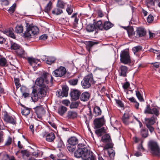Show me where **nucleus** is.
<instances>
[{"label":"nucleus","mask_w":160,"mask_h":160,"mask_svg":"<svg viewBox=\"0 0 160 160\" xmlns=\"http://www.w3.org/2000/svg\"><path fill=\"white\" fill-rule=\"evenodd\" d=\"M78 147V149L74 152L76 157L81 158L83 160H97L94 154L91 151L88 149L85 145L79 144Z\"/></svg>","instance_id":"obj_1"},{"label":"nucleus","mask_w":160,"mask_h":160,"mask_svg":"<svg viewBox=\"0 0 160 160\" xmlns=\"http://www.w3.org/2000/svg\"><path fill=\"white\" fill-rule=\"evenodd\" d=\"M48 86H45L40 87L37 90L33 88L31 97L32 101L34 102L38 101L39 98L45 97L46 95L47 91L48 89Z\"/></svg>","instance_id":"obj_2"},{"label":"nucleus","mask_w":160,"mask_h":160,"mask_svg":"<svg viewBox=\"0 0 160 160\" xmlns=\"http://www.w3.org/2000/svg\"><path fill=\"white\" fill-rule=\"evenodd\" d=\"M95 81L93 77V75L91 73H89L86 76L81 82V85L84 88H88L92 85L95 84Z\"/></svg>","instance_id":"obj_3"},{"label":"nucleus","mask_w":160,"mask_h":160,"mask_svg":"<svg viewBox=\"0 0 160 160\" xmlns=\"http://www.w3.org/2000/svg\"><path fill=\"white\" fill-rule=\"evenodd\" d=\"M26 31L24 33L25 37H31L32 36L37 34L39 32V29L36 26L32 24H29L28 23L26 22Z\"/></svg>","instance_id":"obj_4"},{"label":"nucleus","mask_w":160,"mask_h":160,"mask_svg":"<svg viewBox=\"0 0 160 160\" xmlns=\"http://www.w3.org/2000/svg\"><path fill=\"white\" fill-rule=\"evenodd\" d=\"M148 149L153 155L159 156L160 155V148L157 142L153 140L149 141L148 143Z\"/></svg>","instance_id":"obj_5"},{"label":"nucleus","mask_w":160,"mask_h":160,"mask_svg":"<svg viewBox=\"0 0 160 160\" xmlns=\"http://www.w3.org/2000/svg\"><path fill=\"white\" fill-rule=\"evenodd\" d=\"M48 82L49 81L47 79V74L45 73H43L41 77L37 79L35 83L36 85L41 87L45 86H48L47 85Z\"/></svg>","instance_id":"obj_6"},{"label":"nucleus","mask_w":160,"mask_h":160,"mask_svg":"<svg viewBox=\"0 0 160 160\" xmlns=\"http://www.w3.org/2000/svg\"><path fill=\"white\" fill-rule=\"evenodd\" d=\"M101 141L106 144L103 148V150H107L112 148L113 146L111 137L108 134H107L102 136V137Z\"/></svg>","instance_id":"obj_7"},{"label":"nucleus","mask_w":160,"mask_h":160,"mask_svg":"<svg viewBox=\"0 0 160 160\" xmlns=\"http://www.w3.org/2000/svg\"><path fill=\"white\" fill-rule=\"evenodd\" d=\"M121 62L125 64H128L131 62V60L129 52L125 50L121 51L120 53Z\"/></svg>","instance_id":"obj_8"},{"label":"nucleus","mask_w":160,"mask_h":160,"mask_svg":"<svg viewBox=\"0 0 160 160\" xmlns=\"http://www.w3.org/2000/svg\"><path fill=\"white\" fill-rule=\"evenodd\" d=\"M105 120L104 116L100 118H97L94 119L93 124L94 128H99L105 124Z\"/></svg>","instance_id":"obj_9"},{"label":"nucleus","mask_w":160,"mask_h":160,"mask_svg":"<svg viewBox=\"0 0 160 160\" xmlns=\"http://www.w3.org/2000/svg\"><path fill=\"white\" fill-rule=\"evenodd\" d=\"M35 112L37 115V117L39 118H41L45 114V110L42 106H36L33 108Z\"/></svg>","instance_id":"obj_10"},{"label":"nucleus","mask_w":160,"mask_h":160,"mask_svg":"<svg viewBox=\"0 0 160 160\" xmlns=\"http://www.w3.org/2000/svg\"><path fill=\"white\" fill-rule=\"evenodd\" d=\"M66 72L65 68L60 66L58 69L54 70L52 72L53 75L56 77H61L64 75Z\"/></svg>","instance_id":"obj_11"},{"label":"nucleus","mask_w":160,"mask_h":160,"mask_svg":"<svg viewBox=\"0 0 160 160\" xmlns=\"http://www.w3.org/2000/svg\"><path fill=\"white\" fill-rule=\"evenodd\" d=\"M3 119L6 122L13 125L15 124L16 123V118L9 115L7 112H4Z\"/></svg>","instance_id":"obj_12"},{"label":"nucleus","mask_w":160,"mask_h":160,"mask_svg":"<svg viewBox=\"0 0 160 160\" xmlns=\"http://www.w3.org/2000/svg\"><path fill=\"white\" fill-rule=\"evenodd\" d=\"M68 87L65 86L62 87V90L58 91L57 92V95L59 97H66L68 95Z\"/></svg>","instance_id":"obj_13"},{"label":"nucleus","mask_w":160,"mask_h":160,"mask_svg":"<svg viewBox=\"0 0 160 160\" xmlns=\"http://www.w3.org/2000/svg\"><path fill=\"white\" fill-rule=\"evenodd\" d=\"M80 91L77 89H73L70 93V96L72 99L73 100H77L78 99L81 94Z\"/></svg>","instance_id":"obj_14"},{"label":"nucleus","mask_w":160,"mask_h":160,"mask_svg":"<svg viewBox=\"0 0 160 160\" xmlns=\"http://www.w3.org/2000/svg\"><path fill=\"white\" fill-rule=\"evenodd\" d=\"M135 37L136 38L140 37L145 36L146 33L145 29L142 28H138L136 31Z\"/></svg>","instance_id":"obj_15"},{"label":"nucleus","mask_w":160,"mask_h":160,"mask_svg":"<svg viewBox=\"0 0 160 160\" xmlns=\"http://www.w3.org/2000/svg\"><path fill=\"white\" fill-rule=\"evenodd\" d=\"M3 32L7 36L13 38L14 39L15 38V36L13 33V30L12 28H9L8 29H6L3 31Z\"/></svg>","instance_id":"obj_16"},{"label":"nucleus","mask_w":160,"mask_h":160,"mask_svg":"<svg viewBox=\"0 0 160 160\" xmlns=\"http://www.w3.org/2000/svg\"><path fill=\"white\" fill-rule=\"evenodd\" d=\"M90 94L88 92H85L82 93L80 96L81 101H88L90 97Z\"/></svg>","instance_id":"obj_17"},{"label":"nucleus","mask_w":160,"mask_h":160,"mask_svg":"<svg viewBox=\"0 0 160 160\" xmlns=\"http://www.w3.org/2000/svg\"><path fill=\"white\" fill-rule=\"evenodd\" d=\"M120 74L121 76L124 77H126L128 72V68L125 66L121 65L120 67Z\"/></svg>","instance_id":"obj_18"},{"label":"nucleus","mask_w":160,"mask_h":160,"mask_svg":"<svg viewBox=\"0 0 160 160\" xmlns=\"http://www.w3.org/2000/svg\"><path fill=\"white\" fill-rule=\"evenodd\" d=\"M95 28V32L96 33L98 32V29L102 30L103 29V24H102L101 21L99 20L96 22L94 24Z\"/></svg>","instance_id":"obj_19"},{"label":"nucleus","mask_w":160,"mask_h":160,"mask_svg":"<svg viewBox=\"0 0 160 160\" xmlns=\"http://www.w3.org/2000/svg\"><path fill=\"white\" fill-rule=\"evenodd\" d=\"M46 140L48 142H53L55 139V134L53 132H50L47 134L45 136Z\"/></svg>","instance_id":"obj_20"},{"label":"nucleus","mask_w":160,"mask_h":160,"mask_svg":"<svg viewBox=\"0 0 160 160\" xmlns=\"http://www.w3.org/2000/svg\"><path fill=\"white\" fill-rule=\"evenodd\" d=\"M145 124L146 126L148 125H152L155 122V119L154 116L150 118H146L145 119Z\"/></svg>","instance_id":"obj_21"},{"label":"nucleus","mask_w":160,"mask_h":160,"mask_svg":"<svg viewBox=\"0 0 160 160\" xmlns=\"http://www.w3.org/2000/svg\"><path fill=\"white\" fill-rule=\"evenodd\" d=\"M27 60L28 63L31 66L34 65L38 62H40V60L34 58L32 57H28Z\"/></svg>","instance_id":"obj_22"},{"label":"nucleus","mask_w":160,"mask_h":160,"mask_svg":"<svg viewBox=\"0 0 160 160\" xmlns=\"http://www.w3.org/2000/svg\"><path fill=\"white\" fill-rule=\"evenodd\" d=\"M78 116L77 113L74 111H69L68 112L67 117L69 119H73L76 118Z\"/></svg>","instance_id":"obj_23"},{"label":"nucleus","mask_w":160,"mask_h":160,"mask_svg":"<svg viewBox=\"0 0 160 160\" xmlns=\"http://www.w3.org/2000/svg\"><path fill=\"white\" fill-rule=\"evenodd\" d=\"M105 132L106 130L104 127L98 129L95 131V133L97 135L98 137L101 136L103 134L105 133Z\"/></svg>","instance_id":"obj_24"},{"label":"nucleus","mask_w":160,"mask_h":160,"mask_svg":"<svg viewBox=\"0 0 160 160\" xmlns=\"http://www.w3.org/2000/svg\"><path fill=\"white\" fill-rule=\"evenodd\" d=\"M68 142L71 145L75 146L78 143V140L76 137H72L68 140Z\"/></svg>","instance_id":"obj_25"},{"label":"nucleus","mask_w":160,"mask_h":160,"mask_svg":"<svg viewBox=\"0 0 160 160\" xmlns=\"http://www.w3.org/2000/svg\"><path fill=\"white\" fill-rule=\"evenodd\" d=\"M140 134L142 137L145 138L149 136L148 130L146 128H142L141 130Z\"/></svg>","instance_id":"obj_26"},{"label":"nucleus","mask_w":160,"mask_h":160,"mask_svg":"<svg viewBox=\"0 0 160 160\" xmlns=\"http://www.w3.org/2000/svg\"><path fill=\"white\" fill-rule=\"evenodd\" d=\"M67 108L66 107L62 106L58 108V113L60 115L62 116L67 111Z\"/></svg>","instance_id":"obj_27"},{"label":"nucleus","mask_w":160,"mask_h":160,"mask_svg":"<svg viewBox=\"0 0 160 160\" xmlns=\"http://www.w3.org/2000/svg\"><path fill=\"white\" fill-rule=\"evenodd\" d=\"M127 31L129 37H132L133 35L135 36L136 33L133 32V28L132 27L130 26L128 27Z\"/></svg>","instance_id":"obj_28"},{"label":"nucleus","mask_w":160,"mask_h":160,"mask_svg":"<svg viewBox=\"0 0 160 160\" xmlns=\"http://www.w3.org/2000/svg\"><path fill=\"white\" fill-rule=\"evenodd\" d=\"M94 114H95V116H98L101 115L102 111L100 108L97 106L94 107L93 108Z\"/></svg>","instance_id":"obj_29"},{"label":"nucleus","mask_w":160,"mask_h":160,"mask_svg":"<svg viewBox=\"0 0 160 160\" xmlns=\"http://www.w3.org/2000/svg\"><path fill=\"white\" fill-rule=\"evenodd\" d=\"M56 60L55 58L53 57H48L46 61L47 64L51 65L55 62Z\"/></svg>","instance_id":"obj_30"},{"label":"nucleus","mask_w":160,"mask_h":160,"mask_svg":"<svg viewBox=\"0 0 160 160\" xmlns=\"http://www.w3.org/2000/svg\"><path fill=\"white\" fill-rule=\"evenodd\" d=\"M113 26V24L110 22H106L103 24V29L107 30L109 29Z\"/></svg>","instance_id":"obj_31"},{"label":"nucleus","mask_w":160,"mask_h":160,"mask_svg":"<svg viewBox=\"0 0 160 160\" xmlns=\"http://www.w3.org/2000/svg\"><path fill=\"white\" fill-rule=\"evenodd\" d=\"M55 143L58 148H62L64 146L63 141L60 138H58L56 141Z\"/></svg>","instance_id":"obj_32"},{"label":"nucleus","mask_w":160,"mask_h":160,"mask_svg":"<svg viewBox=\"0 0 160 160\" xmlns=\"http://www.w3.org/2000/svg\"><path fill=\"white\" fill-rule=\"evenodd\" d=\"M95 28L94 24H89L86 27V30L88 32H92L95 31Z\"/></svg>","instance_id":"obj_33"},{"label":"nucleus","mask_w":160,"mask_h":160,"mask_svg":"<svg viewBox=\"0 0 160 160\" xmlns=\"http://www.w3.org/2000/svg\"><path fill=\"white\" fill-rule=\"evenodd\" d=\"M77 13L73 14L71 17V18L74 20L73 24L76 25L78 24V18L77 17Z\"/></svg>","instance_id":"obj_34"},{"label":"nucleus","mask_w":160,"mask_h":160,"mask_svg":"<svg viewBox=\"0 0 160 160\" xmlns=\"http://www.w3.org/2000/svg\"><path fill=\"white\" fill-rule=\"evenodd\" d=\"M52 3L51 1H50L48 3L45 7L44 11L45 12L48 13L52 8Z\"/></svg>","instance_id":"obj_35"},{"label":"nucleus","mask_w":160,"mask_h":160,"mask_svg":"<svg viewBox=\"0 0 160 160\" xmlns=\"http://www.w3.org/2000/svg\"><path fill=\"white\" fill-rule=\"evenodd\" d=\"M10 48L12 50H18L20 48V46L15 42H12L11 43Z\"/></svg>","instance_id":"obj_36"},{"label":"nucleus","mask_w":160,"mask_h":160,"mask_svg":"<svg viewBox=\"0 0 160 160\" xmlns=\"http://www.w3.org/2000/svg\"><path fill=\"white\" fill-rule=\"evenodd\" d=\"M66 3L64 2L61 0H58L57 6V7L61 8H64L65 5Z\"/></svg>","instance_id":"obj_37"},{"label":"nucleus","mask_w":160,"mask_h":160,"mask_svg":"<svg viewBox=\"0 0 160 160\" xmlns=\"http://www.w3.org/2000/svg\"><path fill=\"white\" fill-rule=\"evenodd\" d=\"M151 114H154L156 116H158L160 114L159 109L155 107L153 108L152 109Z\"/></svg>","instance_id":"obj_38"},{"label":"nucleus","mask_w":160,"mask_h":160,"mask_svg":"<svg viewBox=\"0 0 160 160\" xmlns=\"http://www.w3.org/2000/svg\"><path fill=\"white\" fill-rule=\"evenodd\" d=\"M30 112V109L27 108H24L22 111V114L25 116L28 115Z\"/></svg>","instance_id":"obj_39"},{"label":"nucleus","mask_w":160,"mask_h":160,"mask_svg":"<svg viewBox=\"0 0 160 160\" xmlns=\"http://www.w3.org/2000/svg\"><path fill=\"white\" fill-rule=\"evenodd\" d=\"M130 116L129 112H126L122 116V122H125V120L127 119H130Z\"/></svg>","instance_id":"obj_40"},{"label":"nucleus","mask_w":160,"mask_h":160,"mask_svg":"<svg viewBox=\"0 0 160 160\" xmlns=\"http://www.w3.org/2000/svg\"><path fill=\"white\" fill-rule=\"evenodd\" d=\"M23 30V27L21 25H18L15 28V32L17 33H21Z\"/></svg>","instance_id":"obj_41"},{"label":"nucleus","mask_w":160,"mask_h":160,"mask_svg":"<svg viewBox=\"0 0 160 160\" xmlns=\"http://www.w3.org/2000/svg\"><path fill=\"white\" fill-rule=\"evenodd\" d=\"M78 82V79L77 78H75L70 80L68 81V82L70 85L75 86L77 84Z\"/></svg>","instance_id":"obj_42"},{"label":"nucleus","mask_w":160,"mask_h":160,"mask_svg":"<svg viewBox=\"0 0 160 160\" xmlns=\"http://www.w3.org/2000/svg\"><path fill=\"white\" fill-rule=\"evenodd\" d=\"M85 113L88 116L89 119H91L92 118V111L90 108L89 107L86 109Z\"/></svg>","instance_id":"obj_43"},{"label":"nucleus","mask_w":160,"mask_h":160,"mask_svg":"<svg viewBox=\"0 0 160 160\" xmlns=\"http://www.w3.org/2000/svg\"><path fill=\"white\" fill-rule=\"evenodd\" d=\"M67 148L69 152H73L75 150V145H71L68 143L67 145Z\"/></svg>","instance_id":"obj_44"},{"label":"nucleus","mask_w":160,"mask_h":160,"mask_svg":"<svg viewBox=\"0 0 160 160\" xmlns=\"http://www.w3.org/2000/svg\"><path fill=\"white\" fill-rule=\"evenodd\" d=\"M7 62V60L4 58H0V66H5Z\"/></svg>","instance_id":"obj_45"},{"label":"nucleus","mask_w":160,"mask_h":160,"mask_svg":"<svg viewBox=\"0 0 160 160\" xmlns=\"http://www.w3.org/2000/svg\"><path fill=\"white\" fill-rule=\"evenodd\" d=\"M136 94L138 99L140 101L143 102L144 101L142 95L138 91H136Z\"/></svg>","instance_id":"obj_46"},{"label":"nucleus","mask_w":160,"mask_h":160,"mask_svg":"<svg viewBox=\"0 0 160 160\" xmlns=\"http://www.w3.org/2000/svg\"><path fill=\"white\" fill-rule=\"evenodd\" d=\"M62 12V11L59 8H55L52 11V13L54 14L59 15Z\"/></svg>","instance_id":"obj_47"},{"label":"nucleus","mask_w":160,"mask_h":160,"mask_svg":"<svg viewBox=\"0 0 160 160\" xmlns=\"http://www.w3.org/2000/svg\"><path fill=\"white\" fill-rule=\"evenodd\" d=\"M142 49V47L140 46H138L132 48V50L135 53L136 52H138L141 50Z\"/></svg>","instance_id":"obj_48"},{"label":"nucleus","mask_w":160,"mask_h":160,"mask_svg":"<svg viewBox=\"0 0 160 160\" xmlns=\"http://www.w3.org/2000/svg\"><path fill=\"white\" fill-rule=\"evenodd\" d=\"M151 111L152 109L150 108V105H147L144 111V113H145L151 114Z\"/></svg>","instance_id":"obj_49"},{"label":"nucleus","mask_w":160,"mask_h":160,"mask_svg":"<svg viewBox=\"0 0 160 160\" xmlns=\"http://www.w3.org/2000/svg\"><path fill=\"white\" fill-rule=\"evenodd\" d=\"M97 43L96 42L91 41H89L88 42H86V46H88V47H89L90 48H92L93 46Z\"/></svg>","instance_id":"obj_50"},{"label":"nucleus","mask_w":160,"mask_h":160,"mask_svg":"<svg viewBox=\"0 0 160 160\" xmlns=\"http://www.w3.org/2000/svg\"><path fill=\"white\" fill-rule=\"evenodd\" d=\"M115 101L118 106L121 108L124 107V105L122 102L120 100L115 99Z\"/></svg>","instance_id":"obj_51"},{"label":"nucleus","mask_w":160,"mask_h":160,"mask_svg":"<svg viewBox=\"0 0 160 160\" xmlns=\"http://www.w3.org/2000/svg\"><path fill=\"white\" fill-rule=\"evenodd\" d=\"M66 11L68 14L71 15L72 13L73 12V9L71 5H67Z\"/></svg>","instance_id":"obj_52"},{"label":"nucleus","mask_w":160,"mask_h":160,"mask_svg":"<svg viewBox=\"0 0 160 160\" xmlns=\"http://www.w3.org/2000/svg\"><path fill=\"white\" fill-rule=\"evenodd\" d=\"M153 16L151 14H150L147 17V21L149 23H151L153 21Z\"/></svg>","instance_id":"obj_53"},{"label":"nucleus","mask_w":160,"mask_h":160,"mask_svg":"<svg viewBox=\"0 0 160 160\" xmlns=\"http://www.w3.org/2000/svg\"><path fill=\"white\" fill-rule=\"evenodd\" d=\"M79 105L78 102H75L72 103L70 107L71 108H77Z\"/></svg>","instance_id":"obj_54"},{"label":"nucleus","mask_w":160,"mask_h":160,"mask_svg":"<svg viewBox=\"0 0 160 160\" xmlns=\"http://www.w3.org/2000/svg\"><path fill=\"white\" fill-rule=\"evenodd\" d=\"M19 81V78H14V82L17 88H18L21 86Z\"/></svg>","instance_id":"obj_55"},{"label":"nucleus","mask_w":160,"mask_h":160,"mask_svg":"<svg viewBox=\"0 0 160 160\" xmlns=\"http://www.w3.org/2000/svg\"><path fill=\"white\" fill-rule=\"evenodd\" d=\"M154 2L152 0H148L147 2V6L148 7L154 6Z\"/></svg>","instance_id":"obj_56"},{"label":"nucleus","mask_w":160,"mask_h":160,"mask_svg":"<svg viewBox=\"0 0 160 160\" xmlns=\"http://www.w3.org/2000/svg\"><path fill=\"white\" fill-rule=\"evenodd\" d=\"M12 142V138L10 137H8L6 143L5 144V146H9L11 143Z\"/></svg>","instance_id":"obj_57"},{"label":"nucleus","mask_w":160,"mask_h":160,"mask_svg":"<svg viewBox=\"0 0 160 160\" xmlns=\"http://www.w3.org/2000/svg\"><path fill=\"white\" fill-rule=\"evenodd\" d=\"M16 7V5L13 4V5L10 7L8 10L9 13H13Z\"/></svg>","instance_id":"obj_58"},{"label":"nucleus","mask_w":160,"mask_h":160,"mask_svg":"<svg viewBox=\"0 0 160 160\" xmlns=\"http://www.w3.org/2000/svg\"><path fill=\"white\" fill-rule=\"evenodd\" d=\"M142 142L143 141H141V143L138 146V148L139 150L144 151L145 150V149L142 146Z\"/></svg>","instance_id":"obj_59"},{"label":"nucleus","mask_w":160,"mask_h":160,"mask_svg":"<svg viewBox=\"0 0 160 160\" xmlns=\"http://www.w3.org/2000/svg\"><path fill=\"white\" fill-rule=\"evenodd\" d=\"M48 38V36L46 34H43L39 38L40 40H46Z\"/></svg>","instance_id":"obj_60"},{"label":"nucleus","mask_w":160,"mask_h":160,"mask_svg":"<svg viewBox=\"0 0 160 160\" xmlns=\"http://www.w3.org/2000/svg\"><path fill=\"white\" fill-rule=\"evenodd\" d=\"M146 126H147V127L148 129L151 133H152L154 131V128L152 126V125H148Z\"/></svg>","instance_id":"obj_61"},{"label":"nucleus","mask_w":160,"mask_h":160,"mask_svg":"<svg viewBox=\"0 0 160 160\" xmlns=\"http://www.w3.org/2000/svg\"><path fill=\"white\" fill-rule=\"evenodd\" d=\"M130 86V84L128 82H126L122 86L123 88L124 89H127Z\"/></svg>","instance_id":"obj_62"},{"label":"nucleus","mask_w":160,"mask_h":160,"mask_svg":"<svg viewBox=\"0 0 160 160\" xmlns=\"http://www.w3.org/2000/svg\"><path fill=\"white\" fill-rule=\"evenodd\" d=\"M151 64H152L153 65V67L155 68H158L160 65V63L158 62L152 63H151Z\"/></svg>","instance_id":"obj_63"},{"label":"nucleus","mask_w":160,"mask_h":160,"mask_svg":"<svg viewBox=\"0 0 160 160\" xmlns=\"http://www.w3.org/2000/svg\"><path fill=\"white\" fill-rule=\"evenodd\" d=\"M21 152L23 155H25L27 157H28L29 156V154H28V152L26 150H22Z\"/></svg>","instance_id":"obj_64"}]
</instances>
